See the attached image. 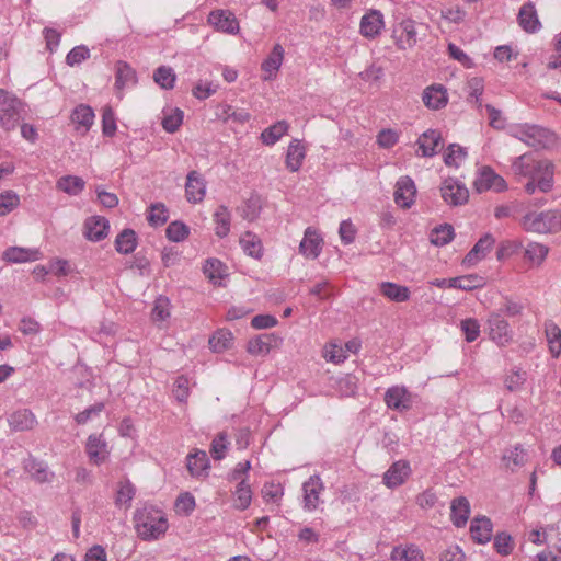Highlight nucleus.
<instances>
[{"mask_svg": "<svg viewBox=\"0 0 561 561\" xmlns=\"http://www.w3.org/2000/svg\"><path fill=\"white\" fill-rule=\"evenodd\" d=\"M138 536L145 540L157 539L168 529V520L164 513L153 506H145L137 510L134 516Z\"/></svg>", "mask_w": 561, "mask_h": 561, "instance_id": "f257e3e1", "label": "nucleus"}, {"mask_svg": "<svg viewBox=\"0 0 561 561\" xmlns=\"http://www.w3.org/2000/svg\"><path fill=\"white\" fill-rule=\"evenodd\" d=\"M520 225L528 232H558L561 230V213L557 210L530 211L522 218Z\"/></svg>", "mask_w": 561, "mask_h": 561, "instance_id": "f03ea898", "label": "nucleus"}, {"mask_svg": "<svg viewBox=\"0 0 561 561\" xmlns=\"http://www.w3.org/2000/svg\"><path fill=\"white\" fill-rule=\"evenodd\" d=\"M511 135L527 146L536 148L545 146L549 137V131L538 125L524 124L514 126L511 130Z\"/></svg>", "mask_w": 561, "mask_h": 561, "instance_id": "7ed1b4c3", "label": "nucleus"}, {"mask_svg": "<svg viewBox=\"0 0 561 561\" xmlns=\"http://www.w3.org/2000/svg\"><path fill=\"white\" fill-rule=\"evenodd\" d=\"M490 339L499 346H506L513 340L508 322L499 312H492L488 319Z\"/></svg>", "mask_w": 561, "mask_h": 561, "instance_id": "20e7f679", "label": "nucleus"}, {"mask_svg": "<svg viewBox=\"0 0 561 561\" xmlns=\"http://www.w3.org/2000/svg\"><path fill=\"white\" fill-rule=\"evenodd\" d=\"M415 196L416 186L414 181L408 175L399 178L393 193L396 204L403 209H409L414 204Z\"/></svg>", "mask_w": 561, "mask_h": 561, "instance_id": "39448f33", "label": "nucleus"}, {"mask_svg": "<svg viewBox=\"0 0 561 561\" xmlns=\"http://www.w3.org/2000/svg\"><path fill=\"white\" fill-rule=\"evenodd\" d=\"M440 192L443 199L451 206L463 205L469 198L468 188L451 178L444 181Z\"/></svg>", "mask_w": 561, "mask_h": 561, "instance_id": "423d86ee", "label": "nucleus"}, {"mask_svg": "<svg viewBox=\"0 0 561 561\" xmlns=\"http://www.w3.org/2000/svg\"><path fill=\"white\" fill-rule=\"evenodd\" d=\"M385 403L391 410L404 412L412 408V394L403 386H393L387 389Z\"/></svg>", "mask_w": 561, "mask_h": 561, "instance_id": "0eeeda50", "label": "nucleus"}, {"mask_svg": "<svg viewBox=\"0 0 561 561\" xmlns=\"http://www.w3.org/2000/svg\"><path fill=\"white\" fill-rule=\"evenodd\" d=\"M473 187L479 193L489 190L502 192L506 188V182L502 176L496 174L490 167H484L480 170L478 176L473 181Z\"/></svg>", "mask_w": 561, "mask_h": 561, "instance_id": "6e6552de", "label": "nucleus"}, {"mask_svg": "<svg viewBox=\"0 0 561 561\" xmlns=\"http://www.w3.org/2000/svg\"><path fill=\"white\" fill-rule=\"evenodd\" d=\"M527 178L538 182V190L547 193L553 186V164L548 160H537L534 171Z\"/></svg>", "mask_w": 561, "mask_h": 561, "instance_id": "1a4fd4ad", "label": "nucleus"}, {"mask_svg": "<svg viewBox=\"0 0 561 561\" xmlns=\"http://www.w3.org/2000/svg\"><path fill=\"white\" fill-rule=\"evenodd\" d=\"M412 470L409 461L398 460L394 461L389 469L383 473L382 482L389 489H396L402 485L410 477Z\"/></svg>", "mask_w": 561, "mask_h": 561, "instance_id": "9d476101", "label": "nucleus"}, {"mask_svg": "<svg viewBox=\"0 0 561 561\" xmlns=\"http://www.w3.org/2000/svg\"><path fill=\"white\" fill-rule=\"evenodd\" d=\"M324 489L319 476H311L302 484L304 491V508L306 511H314L320 503V493Z\"/></svg>", "mask_w": 561, "mask_h": 561, "instance_id": "9b49d317", "label": "nucleus"}, {"mask_svg": "<svg viewBox=\"0 0 561 561\" xmlns=\"http://www.w3.org/2000/svg\"><path fill=\"white\" fill-rule=\"evenodd\" d=\"M85 449L90 461L98 466L103 463L110 456L107 443L102 435H90L87 440Z\"/></svg>", "mask_w": 561, "mask_h": 561, "instance_id": "f8f14e48", "label": "nucleus"}, {"mask_svg": "<svg viewBox=\"0 0 561 561\" xmlns=\"http://www.w3.org/2000/svg\"><path fill=\"white\" fill-rule=\"evenodd\" d=\"M385 25L383 15L378 10H369L360 19V34L366 38L377 37Z\"/></svg>", "mask_w": 561, "mask_h": 561, "instance_id": "ddd939ff", "label": "nucleus"}, {"mask_svg": "<svg viewBox=\"0 0 561 561\" xmlns=\"http://www.w3.org/2000/svg\"><path fill=\"white\" fill-rule=\"evenodd\" d=\"M323 240L319 233L311 227L305 231V236L299 244V251L307 259H317L322 250Z\"/></svg>", "mask_w": 561, "mask_h": 561, "instance_id": "4468645a", "label": "nucleus"}, {"mask_svg": "<svg viewBox=\"0 0 561 561\" xmlns=\"http://www.w3.org/2000/svg\"><path fill=\"white\" fill-rule=\"evenodd\" d=\"M185 194L190 203H198L204 199L206 182L197 171L188 172L186 176Z\"/></svg>", "mask_w": 561, "mask_h": 561, "instance_id": "2eb2a0df", "label": "nucleus"}, {"mask_svg": "<svg viewBox=\"0 0 561 561\" xmlns=\"http://www.w3.org/2000/svg\"><path fill=\"white\" fill-rule=\"evenodd\" d=\"M8 424L14 432H24L33 430L37 424V420L31 410L20 409L8 416Z\"/></svg>", "mask_w": 561, "mask_h": 561, "instance_id": "dca6fc26", "label": "nucleus"}, {"mask_svg": "<svg viewBox=\"0 0 561 561\" xmlns=\"http://www.w3.org/2000/svg\"><path fill=\"white\" fill-rule=\"evenodd\" d=\"M42 257L38 249L10 247L2 253V260L8 263L34 262Z\"/></svg>", "mask_w": 561, "mask_h": 561, "instance_id": "f3484780", "label": "nucleus"}, {"mask_svg": "<svg viewBox=\"0 0 561 561\" xmlns=\"http://www.w3.org/2000/svg\"><path fill=\"white\" fill-rule=\"evenodd\" d=\"M108 220L101 216H93L84 222V236L93 242L101 241L106 238L108 233Z\"/></svg>", "mask_w": 561, "mask_h": 561, "instance_id": "a211bd4d", "label": "nucleus"}, {"mask_svg": "<svg viewBox=\"0 0 561 561\" xmlns=\"http://www.w3.org/2000/svg\"><path fill=\"white\" fill-rule=\"evenodd\" d=\"M495 243V239L491 233H485L481 237L478 242L473 245V248L466 254L463 259V264L473 265L491 251Z\"/></svg>", "mask_w": 561, "mask_h": 561, "instance_id": "6ab92c4d", "label": "nucleus"}, {"mask_svg": "<svg viewBox=\"0 0 561 561\" xmlns=\"http://www.w3.org/2000/svg\"><path fill=\"white\" fill-rule=\"evenodd\" d=\"M24 470L36 483H50L55 473L48 469V466L35 458H28L24 461Z\"/></svg>", "mask_w": 561, "mask_h": 561, "instance_id": "aec40b11", "label": "nucleus"}, {"mask_svg": "<svg viewBox=\"0 0 561 561\" xmlns=\"http://www.w3.org/2000/svg\"><path fill=\"white\" fill-rule=\"evenodd\" d=\"M517 21L519 26L527 33H536L541 28V23L533 2H527L519 9Z\"/></svg>", "mask_w": 561, "mask_h": 561, "instance_id": "412c9836", "label": "nucleus"}, {"mask_svg": "<svg viewBox=\"0 0 561 561\" xmlns=\"http://www.w3.org/2000/svg\"><path fill=\"white\" fill-rule=\"evenodd\" d=\"M422 101L430 110H439L448 102L447 91L442 84L430 85L423 91Z\"/></svg>", "mask_w": 561, "mask_h": 561, "instance_id": "4be33fe9", "label": "nucleus"}, {"mask_svg": "<svg viewBox=\"0 0 561 561\" xmlns=\"http://www.w3.org/2000/svg\"><path fill=\"white\" fill-rule=\"evenodd\" d=\"M208 21L219 31L228 34H236L239 31V23L230 11L218 10L209 14Z\"/></svg>", "mask_w": 561, "mask_h": 561, "instance_id": "5701e85b", "label": "nucleus"}, {"mask_svg": "<svg viewBox=\"0 0 561 561\" xmlns=\"http://www.w3.org/2000/svg\"><path fill=\"white\" fill-rule=\"evenodd\" d=\"M442 134L437 129H428L424 131L417 139L416 144L421 150L422 157H434L437 153V148L442 145Z\"/></svg>", "mask_w": 561, "mask_h": 561, "instance_id": "b1692460", "label": "nucleus"}, {"mask_svg": "<svg viewBox=\"0 0 561 561\" xmlns=\"http://www.w3.org/2000/svg\"><path fill=\"white\" fill-rule=\"evenodd\" d=\"M284 48L280 44H275L270 55L263 60L261 68L265 72L264 80H272L276 77L284 59Z\"/></svg>", "mask_w": 561, "mask_h": 561, "instance_id": "393cba45", "label": "nucleus"}, {"mask_svg": "<svg viewBox=\"0 0 561 561\" xmlns=\"http://www.w3.org/2000/svg\"><path fill=\"white\" fill-rule=\"evenodd\" d=\"M399 31L401 34L396 42L398 48L408 49L414 47L417 42L415 22L411 19L401 21L399 27L394 30V33Z\"/></svg>", "mask_w": 561, "mask_h": 561, "instance_id": "a878e982", "label": "nucleus"}, {"mask_svg": "<svg viewBox=\"0 0 561 561\" xmlns=\"http://www.w3.org/2000/svg\"><path fill=\"white\" fill-rule=\"evenodd\" d=\"M186 468L192 477L208 474L209 459L204 450H195L186 457Z\"/></svg>", "mask_w": 561, "mask_h": 561, "instance_id": "bb28decb", "label": "nucleus"}, {"mask_svg": "<svg viewBox=\"0 0 561 561\" xmlns=\"http://www.w3.org/2000/svg\"><path fill=\"white\" fill-rule=\"evenodd\" d=\"M470 533L472 539L478 543H486L492 538V522L490 518L482 516L471 522Z\"/></svg>", "mask_w": 561, "mask_h": 561, "instance_id": "cd10ccee", "label": "nucleus"}, {"mask_svg": "<svg viewBox=\"0 0 561 561\" xmlns=\"http://www.w3.org/2000/svg\"><path fill=\"white\" fill-rule=\"evenodd\" d=\"M470 514V504L467 497L459 496L451 501L450 517L456 527H462L467 524Z\"/></svg>", "mask_w": 561, "mask_h": 561, "instance_id": "c85d7f7f", "label": "nucleus"}, {"mask_svg": "<svg viewBox=\"0 0 561 561\" xmlns=\"http://www.w3.org/2000/svg\"><path fill=\"white\" fill-rule=\"evenodd\" d=\"M380 293L391 301L403 302L410 299V289L407 286L392 282H382L379 284Z\"/></svg>", "mask_w": 561, "mask_h": 561, "instance_id": "c756f323", "label": "nucleus"}, {"mask_svg": "<svg viewBox=\"0 0 561 561\" xmlns=\"http://www.w3.org/2000/svg\"><path fill=\"white\" fill-rule=\"evenodd\" d=\"M240 245L244 253L255 260L263 256V245L261 239L253 232L247 231L240 238Z\"/></svg>", "mask_w": 561, "mask_h": 561, "instance_id": "7c9ffc66", "label": "nucleus"}, {"mask_svg": "<svg viewBox=\"0 0 561 561\" xmlns=\"http://www.w3.org/2000/svg\"><path fill=\"white\" fill-rule=\"evenodd\" d=\"M306 157V149L300 144L299 140L294 139L288 148L286 153V167L291 172H296L300 169L302 161Z\"/></svg>", "mask_w": 561, "mask_h": 561, "instance_id": "2f4dec72", "label": "nucleus"}, {"mask_svg": "<svg viewBox=\"0 0 561 561\" xmlns=\"http://www.w3.org/2000/svg\"><path fill=\"white\" fill-rule=\"evenodd\" d=\"M115 88L123 90L125 87L133 85L137 82L135 70L125 61L116 64Z\"/></svg>", "mask_w": 561, "mask_h": 561, "instance_id": "473e14b6", "label": "nucleus"}, {"mask_svg": "<svg viewBox=\"0 0 561 561\" xmlns=\"http://www.w3.org/2000/svg\"><path fill=\"white\" fill-rule=\"evenodd\" d=\"M527 460L526 450L517 445L514 448L506 449L502 456V461L505 468L514 471L516 468H519L525 465Z\"/></svg>", "mask_w": 561, "mask_h": 561, "instance_id": "72a5a7b5", "label": "nucleus"}, {"mask_svg": "<svg viewBox=\"0 0 561 561\" xmlns=\"http://www.w3.org/2000/svg\"><path fill=\"white\" fill-rule=\"evenodd\" d=\"M137 247V234L133 229H124L115 239V249L118 253L129 254Z\"/></svg>", "mask_w": 561, "mask_h": 561, "instance_id": "f704fd0d", "label": "nucleus"}, {"mask_svg": "<svg viewBox=\"0 0 561 561\" xmlns=\"http://www.w3.org/2000/svg\"><path fill=\"white\" fill-rule=\"evenodd\" d=\"M56 186L68 195L77 196L84 190L85 182L80 176L65 175L57 181Z\"/></svg>", "mask_w": 561, "mask_h": 561, "instance_id": "c9c22d12", "label": "nucleus"}, {"mask_svg": "<svg viewBox=\"0 0 561 561\" xmlns=\"http://www.w3.org/2000/svg\"><path fill=\"white\" fill-rule=\"evenodd\" d=\"M450 282V288H457L465 291H470L476 288H480L484 285L483 277L477 274H469L458 277H453Z\"/></svg>", "mask_w": 561, "mask_h": 561, "instance_id": "e433bc0d", "label": "nucleus"}, {"mask_svg": "<svg viewBox=\"0 0 561 561\" xmlns=\"http://www.w3.org/2000/svg\"><path fill=\"white\" fill-rule=\"evenodd\" d=\"M288 127L289 125L286 121H278L261 133L262 142L267 146L276 144L287 133Z\"/></svg>", "mask_w": 561, "mask_h": 561, "instance_id": "4c0bfd02", "label": "nucleus"}, {"mask_svg": "<svg viewBox=\"0 0 561 561\" xmlns=\"http://www.w3.org/2000/svg\"><path fill=\"white\" fill-rule=\"evenodd\" d=\"M135 494L136 489L128 479L119 481L115 496V505L118 507H129Z\"/></svg>", "mask_w": 561, "mask_h": 561, "instance_id": "58836bf2", "label": "nucleus"}, {"mask_svg": "<svg viewBox=\"0 0 561 561\" xmlns=\"http://www.w3.org/2000/svg\"><path fill=\"white\" fill-rule=\"evenodd\" d=\"M93 119L94 113L92 108L84 104L77 106L71 114V121L78 125V128L82 127L84 131L89 130Z\"/></svg>", "mask_w": 561, "mask_h": 561, "instance_id": "ea45409f", "label": "nucleus"}, {"mask_svg": "<svg viewBox=\"0 0 561 561\" xmlns=\"http://www.w3.org/2000/svg\"><path fill=\"white\" fill-rule=\"evenodd\" d=\"M21 104H12L0 112V126L5 130H12L20 121Z\"/></svg>", "mask_w": 561, "mask_h": 561, "instance_id": "a19ab883", "label": "nucleus"}, {"mask_svg": "<svg viewBox=\"0 0 561 561\" xmlns=\"http://www.w3.org/2000/svg\"><path fill=\"white\" fill-rule=\"evenodd\" d=\"M273 343L272 334H262L248 342L247 350L252 355H266L270 353Z\"/></svg>", "mask_w": 561, "mask_h": 561, "instance_id": "79ce46f5", "label": "nucleus"}, {"mask_svg": "<svg viewBox=\"0 0 561 561\" xmlns=\"http://www.w3.org/2000/svg\"><path fill=\"white\" fill-rule=\"evenodd\" d=\"M234 507L240 511L247 510L252 501V490L244 479H242L234 492Z\"/></svg>", "mask_w": 561, "mask_h": 561, "instance_id": "37998d69", "label": "nucleus"}, {"mask_svg": "<svg viewBox=\"0 0 561 561\" xmlns=\"http://www.w3.org/2000/svg\"><path fill=\"white\" fill-rule=\"evenodd\" d=\"M232 333L228 330H218L210 339H209V346L210 348L216 352L220 353L225 350H228L232 345Z\"/></svg>", "mask_w": 561, "mask_h": 561, "instance_id": "c03bdc74", "label": "nucleus"}, {"mask_svg": "<svg viewBox=\"0 0 561 561\" xmlns=\"http://www.w3.org/2000/svg\"><path fill=\"white\" fill-rule=\"evenodd\" d=\"M455 232L451 225L445 224L432 230L431 242L437 247L448 244L454 239Z\"/></svg>", "mask_w": 561, "mask_h": 561, "instance_id": "a18cd8bd", "label": "nucleus"}, {"mask_svg": "<svg viewBox=\"0 0 561 561\" xmlns=\"http://www.w3.org/2000/svg\"><path fill=\"white\" fill-rule=\"evenodd\" d=\"M216 222V234L219 238H225L230 231V213L224 205L219 206L214 214Z\"/></svg>", "mask_w": 561, "mask_h": 561, "instance_id": "49530a36", "label": "nucleus"}, {"mask_svg": "<svg viewBox=\"0 0 561 561\" xmlns=\"http://www.w3.org/2000/svg\"><path fill=\"white\" fill-rule=\"evenodd\" d=\"M527 374L519 367H513L504 378L505 388L511 391H518L525 383Z\"/></svg>", "mask_w": 561, "mask_h": 561, "instance_id": "de8ad7c7", "label": "nucleus"}, {"mask_svg": "<svg viewBox=\"0 0 561 561\" xmlns=\"http://www.w3.org/2000/svg\"><path fill=\"white\" fill-rule=\"evenodd\" d=\"M391 560L393 561H423L422 551L415 546L407 548L396 547L391 552Z\"/></svg>", "mask_w": 561, "mask_h": 561, "instance_id": "09e8293b", "label": "nucleus"}, {"mask_svg": "<svg viewBox=\"0 0 561 561\" xmlns=\"http://www.w3.org/2000/svg\"><path fill=\"white\" fill-rule=\"evenodd\" d=\"M536 161L530 154H522L513 161L512 171L515 175L527 178L534 171Z\"/></svg>", "mask_w": 561, "mask_h": 561, "instance_id": "8fccbe9b", "label": "nucleus"}, {"mask_svg": "<svg viewBox=\"0 0 561 561\" xmlns=\"http://www.w3.org/2000/svg\"><path fill=\"white\" fill-rule=\"evenodd\" d=\"M546 335L549 343L550 352L554 357L561 353V329L552 323H546Z\"/></svg>", "mask_w": 561, "mask_h": 561, "instance_id": "3c124183", "label": "nucleus"}, {"mask_svg": "<svg viewBox=\"0 0 561 561\" xmlns=\"http://www.w3.org/2000/svg\"><path fill=\"white\" fill-rule=\"evenodd\" d=\"M261 209V197L259 195H251L241 208V216L248 221H253L260 216Z\"/></svg>", "mask_w": 561, "mask_h": 561, "instance_id": "603ef678", "label": "nucleus"}, {"mask_svg": "<svg viewBox=\"0 0 561 561\" xmlns=\"http://www.w3.org/2000/svg\"><path fill=\"white\" fill-rule=\"evenodd\" d=\"M153 79L157 84H159L162 89H172L175 82V73L172 68L161 66L156 69L153 73Z\"/></svg>", "mask_w": 561, "mask_h": 561, "instance_id": "864d4df0", "label": "nucleus"}, {"mask_svg": "<svg viewBox=\"0 0 561 561\" xmlns=\"http://www.w3.org/2000/svg\"><path fill=\"white\" fill-rule=\"evenodd\" d=\"M20 204L19 195L13 191L0 193V217L10 214Z\"/></svg>", "mask_w": 561, "mask_h": 561, "instance_id": "5fc2aeb1", "label": "nucleus"}, {"mask_svg": "<svg viewBox=\"0 0 561 561\" xmlns=\"http://www.w3.org/2000/svg\"><path fill=\"white\" fill-rule=\"evenodd\" d=\"M190 233L188 227L181 221H172L169 224L165 234L173 242H181L187 238Z\"/></svg>", "mask_w": 561, "mask_h": 561, "instance_id": "6e6d98bb", "label": "nucleus"}, {"mask_svg": "<svg viewBox=\"0 0 561 561\" xmlns=\"http://www.w3.org/2000/svg\"><path fill=\"white\" fill-rule=\"evenodd\" d=\"M183 122V112L180 108L172 110L162 118L161 125L163 129L170 134L175 133Z\"/></svg>", "mask_w": 561, "mask_h": 561, "instance_id": "4d7b16f0", "label": "nucleus"}, {"mask_svg": "<svg viewBox=\"0 0 561 561\" xmlns=\"http://www.w3.org/2000/svg\"><path fill=\"white\" fill-rule=\"evenodd\" d=\"M168 218H169L168 209L165 208V206L163 204L158 203V204H152L150 206V213H149L147 219L151 226H154V227L162 226L167 222Z\"/></svg>", "mask_w": 561, "mask_h": 561, "instance_id": "13d9d810", "label": "nucleus"}, {"mask_svg": "<svg viewBox=\"0 0 561 561\" xmlns=\"http://www.w3.org/2000/svg\"><path fill=\"white\" fill-rule=\"evenodd\" d=\"M469 95L468 101L474 103L477 107H481V95L483 93V80L479 77H473L468 81Z\"/></svg>", "mask_w": 561, "mask_h": 561, "instance_id": "bf43d9fd", "label": "nucleus"}, {"mask_svg": "<svg viewBox=\"0 0 561 561\" xmlns=\"http://www.w3.org/2000/svg\"><path fill=\"white\" fill-rule=\"evenodd\" d=\"M467 156L465 148L457 144L448 146L447 152L444 156V162L448 167H458L459 161L463 160Z\"/></svg>", "mask_w": 561, "mask_h": 561, "instance_id": "052dcab7", "label": "nucleus"}, {"mask_svg": "<svg viewBox=\"0 0 561 561\" xmlns=\"http://www.w3.org/2000/svg\"><path fill=\"white\" fill-rule=\"evenodd\" d=\"M152 320L164 321L170 317V300L165 296H159L151 312Z\"/></svg>", "mask_w": 561, "mask_h": 561, "instance_id": "680f3d73", "label": "nucleus"}, {"mask_svg": "<svg viewBox=\"0 0 561 561\" xmlns=\"http://www.w3.org/2000/svg\"><path fill=\"white\" fill-rule=\"evenodd\" d=\"M549 252L548 247L541 243H529L526 248L525 255L531 262H536L537 264H541L546 259Z\"/></svg>", "mask_w": 561, "mask_h": 561, "instance_id": "e2e57ef3", "label": "nucleus"}, {"mask_svg": "<svg viewBox=\"0 0 561 561\" xmlns=\"http://www.w3.org/2000/svg\"><path fill=\"white\" fill-rule=\"evenodd\" d=\"M323 356L328 362L334 364H341L347 358L344 347L333 343L324 347Z\"/></svg>", "mask_w": 561, "mask_h": 561, "instance_id": "0e129e2a", "label": "nucleus"}, {"mask_svg": "<svg viewBox=\"0 0 561 561\" xmlns=\"http://www.w3.org/2000/svg\"><path fill=\"white\" fill-rule=\"evenodd\" d=\"M228 444V435L225 432H220L211 442L210 454L214 459L221 460L225 457V453Z\"/></svg>", "mask_w": 561, "mask_h": 561, "instance_id": "69168bd1", "label": "nucleus"}, {"mask_svg": "<svg viewBox=\"0 0 561 561\" xmlns=\"http://www.w3.org/2000/svg\"><path fill=\"white\" fill-rule=\"evenodd\" d=\"M90 58V50L87 46L80 45L72 48L66 56L67 65L73 67Z\"/></svg>", "mask_w": 561, "mask_h": 561, "instance_id": "338daca9", "label": "nucleus"}, {"mask_svg": "<svg viewBox=\"0 0 561 561\" xmlns=\"http://www.w3.org/2000/svg\"><path fill=\"white\" fill-rule=\"evenodd\" d=\"M494 548L497 553L508 556L513 550L512 537L506 533H500L494 538Z\"/></svg>", "mask_w": 561, "mask_h": 561, "instance_id": "774afa93", "label": "nucleus"}]
</instances>
